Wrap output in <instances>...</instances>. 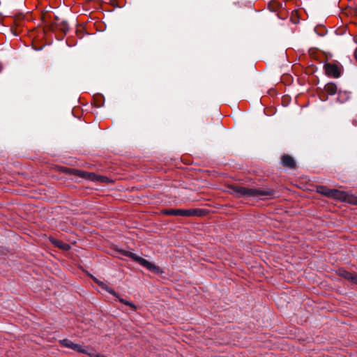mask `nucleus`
Listing matches in <instances>:
<instances>
[{"label":"nucleus","instance_id":"f257e3e1","mask_svg":"<svg viewBox=\"0 0 357 357\" xmlns=\"http://www.w3.org/2000/svg\"><path fill=\"white\" fill-rule=\"evenodd\" d=\"M229 192L236 197H259L270 196L273 191L269 189L248 188L240 185H229Z\"/></svg>","mask_w":357,"mask_h":357},{"label":"nucleus","instance_id":"f03ea898","mask_svg":"<svg viewBox=\"0 0 357 357\" xmlns=\"http://www.w3.org/2000/svg\"><path fill=\"white\" fill-rule=\"evenodd\" d=\"M165 214L189 217L199 215V211L196 209H169L165 211Z\"/></svg>","mask_w":357,"mask_h":357},{"label":"nucleus","instance_id":"7ed1b4c3","mask_svg":"<svg viewBox=\"0 0 357 357\" xmlns=\"http://www.w3.org/2000/svg\"><path fill=\"white\" fill-rule=\"evenodd\" d=\"M317 192H319V194H321L322 195H324L327 197L333 198V199H335L337 200L338 199V196L340 195H341L340 190H338L336 189H330L324 185L318 186L317 188Z\"/></svg>","mask_w":357,"mask_h":357},{"label":"nucleus","instance_id":"20e7f679","mask_svg":"<svg viewBox=\"0 0 357 357\" xmlns=\"http://www.w3.org/2000/svg\"><path fill=\"white\" fill-rule=\"evenodd\" d=\"M340 194L341 195H340L338 196L337 200L344 202H347V203H349V204H353V205L357 204V197L355 196L354 195H353L349 192L341 191V190H340Z\"/></svg>","mask_w":357,"mask_h":357},{"label":"nucleus","instance_id":"39448f33","mask_svg":"<svg viewBox=\"0 0 357 357\" xmlns=\"http://www.w3.org/2000/svg\"><path fill=\"white\" fill-rule=\"evenodd\" d=\"M282 164L284 167L292 169L295 167V162L291 156L285 155L282 158Z\"/></svg>","mask_w":357,"mask_h":357},{"label":"nucleus","instance_id":"423d86ee","mask_svg":"<svg viewBox=\"0 0 357 357\" xmlns=\"http://www.w3.org/2000/svg\"><path fill=\"white\" fill-rule=\"evenodd\" d=\"M326 70L328 75H333L334 77H339V69L337 66L334 64H327L326 66Z\"/></svg>","mask_w":357,"mask_h":357},{"label":"nucleus","instance_id":"0eeeda50","mask_svg":"<svg viewBox=\"0 0 357 357\" xmlns=\"http://www.w3.org/2000/svg\"><path fill=\"white\" fill-rule=\"evenodd\" d=\"M341 275L348 280L357 283V276L347 271H342Z\"/></svg>","mask_w":357,"mask_h":357},{"label":"nucleus","instance_id":"6e6552de","mask_svg":"<svg viewBox=\"0 0 357 357\" xmlns=\"http://www.w3.org/2000/svg\"><path fill=\"white\" fill-rule=\"evenodd\" d=\"M73 350H75L80 354H86L89 355V354H91V352L89 351V349L88 348H86L82 345L75 344V343L74 344Z\"/></svg>","mask_w":357,"mask_h":357},{"label":"nucleus","instance_id":"1a4fd4ad","mask_svg":"<svg viewBox=\"0 0 357 357\" xmlns=\"http://www.w3.org/2000/svg\"><path fill=\"white\" fill-rule=\"evenodd\" d=\"M325 90L329 95L333 96L337 92V86L334 84H328L325 86Z\"/></svg>","mask_w":357,"mask_h":357},{"label":"nucleus","instance_id":"9d476101","mask_svg":"<svg viewBox=\"0 0 357 357\" xmlns=\"http://www.w3.org/2000/svg\"><path fill=\"white\" fill-rule=\"evenodd\" d=\"M97 282L101 287V288L102 289L105 290L107 292H108L111 295H112V296H114L115 297H118V296L116 294V292L112 288H110L107 284H105L104 282Z\"/></svg>","mask_w":357,"mask_h":357},{"label":"nucleus","instance_id":"9b49d317","mask_svg":"<svg viewBox=\"0 0 357 357\" xmlns=\"http://www.w3.org/2000/svg\"><path fill=\"white\" fill-rule=\"evenodd\" d=\"M60 342L63 347L71 349H73V347L75 344L74 342H73L71 340H70L68 339L61 340H60Z\"/></svg>","mask_w":357,"mask_h":357},{"label":"nucleus","instance_id":"f8f14e48","mask_svg":"<svg viewBox=\"0 0 357 357\" xmlns=\"http://www.w3.org/2000/svg\"><path fill=\"white\" fill-rule=\"evenodd\" d=\"M139 264L140 265H142V266L146 268L149 270L151 269V267L153 266L152 263H151L150 261H149L148 260H146V259H145L144 258L139 259Z\"/></svg>","mask_w":357,"mask_h":357},{"label":"nucleus","instance_id":"ddd939ff","mask_svg":"<svg viewBox=\"0 0 357 357\" xmlns=\"http://www.w3.org/2000/svg\"><path fill=\"white\" fill-rule=\"evenodd\" d=\"M151 271H153L154 273H156L158 274H160V273H162V271L160 270V267L154 265L153 264V266L151 267V269H150Z\"/></svg>","mask_w":357,"mask_h":357},{"label":"nucleus","instance_id":"4468645a","mask_svg":"<svg viewBox=\"0 0 357 357\" xmlns=\"http://www.w3.org/2000/svg\"><path fill=\"white\" fill-rule=\"evenodd\" d=\"M128 256L130 257L132 259H133L135 261H137L138 263L139 262V259H142V257L137 255L136 254L132 253V252H130Z\"/></svg>","mask_w":357,"mask_h":357},{"label":"nucleus","instance_id":"2eb2a0df","mask_svg":"<svg viewBox=\"0 0 357 357\" xmlns=\"http://www.w3.org/2000/svg\"><path fill=\"white\" fill-rule=\"evenodd\" d=\"M119 301H120L122 303H124V304H125V305H126L131 306V307H134V308L135 307V305H134L132 303H130V302H129V301H127L124 300L123 298H119Z\"/></svg>","mask_w":357,"mask_h":357},{"label":"nucleus","instance_id":"dca6fc26","mask_svg":"<svg viewBox=\"0 0 357 357\" xmlns=\"http://www.w3.org/2000/svg\"><path fill=\"white\" fill-rule=\"evenodd\" d=\"M355 58H356V60L357 61V50L355 52Z\"/></svg>","mask_w":357,"mask_h":357}]
</instances>
